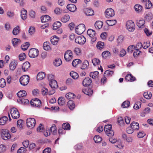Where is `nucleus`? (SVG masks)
I'll list each match as a JSON object with an SVG mask.
<instances>
[{"label":"nucleus","instance_id":"22","mask_svg":"<svg viewBox=\"0 0 153 153\" xmlns=\"http://www.w3.org/2000/svg\"><path fill=\"white\" fill-rule=\"evenodd\" d=\"M18 102L22 104H27L29 103V101L28 100L23 98H20L17 100Z\"/></svg>","mask_w":153,"mask_h":153},{"label":"nucleus","instance_id":"51","mask_svg":"<svg viewBox=\"0 0 153 153\" xmlns=\"http://www.w3.org/2000/svg\"><path fill=\"white\" fill-rule=\"evenodd\" d=\"M111 55L110 53L108 51H105L103 52L102 54V57L104 58H106L108 56H110Z\"/></svg>","mask_w":153,"mask_h":153},{"label":"nucleus","instance_id":"37","mask_svg":"<svg viewBox=\"0 0 153 153\" xmlns=\"http://www.w3.org/2000/svg\"><path fill=\"white\" fill-rule=\"evenodd\" d=\"M106 22L109 26H112L116 24L117 21L115 20H108Z\"/></svg>","mask_w":153,"mask_h":153},{"label":"nucleus","instance_id":"21","mask_svg":"<svg viewBox=\"0 0 153 153\" xmlns=\"http://www.w3.org/2000/svg\"><path fill=\"white\" fill-rule=\"evenodd\" d=\"M59 40V38L58 37L56 36H54L51 37V41L52 44L56 45L58 42Z\"/></svg>","mask_w":153,"mask_h":153},{"label":"nucleus","instance_id":"24","mask_svg":"<svg viewBox=\"0 0 153 153\" xmlns=\"http://www.w3.org/2000/svg\"><path fill=\"white\" fill-rule=\"evenodd\" d=\"M125 79L128 81L133 82L135 80V78L131 74H128L125 77Z\"/></svg>","mask_w":153,"mask_h":153},{"label":"nucleus","instance_id":"38","mask_svg":"<svg viewBox=\"0 0 153 153\" xmlns=\"http://www.w3.org/2000/svg\"><path fill=\"white\" fill-rule=\"evenodd\" d=\"M62 63L61 60L59 58H57L55 59L53 62L54 65L58 67L60 66Z\"/></svg>","mask_w":153,"mask_h":153},{"label":"nucleus","instance_id":"7","mask_svg":"<svg viewBox=\"0 0 153 153\" xmlns=\"http://www.w3.org/2000/svg\"><path fill=\"white\" fill-rule=\"evenodd\" d=\"M12 117L14 119H17L20 117V114L17 109L15 108H12L10 110Z\"/></svg>","mask_w":153,"mask_h":153},{"label":"nucleus","instance_id":"52","mask_svg":"<svg viewBox=\"0 0 153 153\" xmlns=\"http://www.w3.org/2000/svg\"><path fill=\"white\" fill-rule=\"evenodd\" d=\"M75 96V95L73 93H68L65 95V97L68 99H72Z\"/></svg>","mask_w":153,"mask_h":153},{"label":"nucleus","instance_id":"46","mask_svg":"<svg viewBox=\"0 0 153 153\" xmlns=\"http://www.w3.org/2000/svg\"><path fill=\"white\" fill-rule=\"evenodd\" d=\"M144 3L145 5V8L146 9H150L152 7V4L149 0L146 1L144 2Z\"/></svg>","mask_w":153,"mask_h":153},{"label":"nucleus","instance_id":"48","mask_svg":"<svg viewBox=\"0 0 153 153\" xmlns=\"http://www.w3.org/2000/svg\"><path fill=\"white\" fill-rule=\"evenodd\" d=\"M30 45V44L29 42H25L24 44L21 46V48L23 50H26L28 48Z\"/></svg>","mask_w":153,"mask_h":153},{"label":"nucleus","instance_id":"60","mask_svg":"<svg viewBox=\"0 0 153 153\" xmlns=\"http://www.w3.org/2000/svg\"><path fill=\"white\" fill-rule=\"evenodd\" d=\"M35 32V28L33 26H31L30 27L29 30L28 32L30 35H32Z\"/></svg>","mask_w":153,"mask_h":153},{"label":"nucleus","instance_id":"36","mask_svg":"<svg viewBox=\"0 0 153 153\" xmlns=\"http://www.w3.org/2000/svg\"><path fill=\"white\" fill-rule=\"evenodd\" d=\"M83 93L89 96H91L93 93V91L90 88H87L83 91Z\"/></svg>","mask_w":153,"mask_h":153},{"label":"nucleus","instance_id":"10","mask_svg":"<svg viewBox=\"0 0 153 153\" xmlns=\"http://www.w3.org/2000/svg\"><path fill=\"white\" fill-rule=\"evenodd\" d=\"M73 57V53L71 50H68L65 52L64 54V58L67 61H71Z\"/></svg>","mask_w":153,"mask_h":153},{"label":"nucleus","instance_id":"55","mask_svg":"<svg viewBox=\"0 0 153 153\" xmlns=\"http://www.w3.org/2000/svg\"><path fill=\"white\" fill-rule=\"evenodd\" d=\"M104 43L103 42H97V47L98 49L101 50L103 48Z\"/></svg>","mask_w":153,"mask_h":153},{"label":"nucleus","instance_id":"64","mask_svg":"<svg viewBox=\"0 0 153 153\" xmlns=\"http://www.w3.org/2000/svg\"><path fill=\"white\" fill-rule=\"evenodd\" d=\"M150 45V43L149 42H145L143 43V45H142V46L143 48L144 49H146L148 48Z\"/></svg>","mask_w":153,"mask_h":153},{"label":"nucleus","instance_id":"8","mask_svg":"<svg viewBox=\"0 0 153 153\" xmlns=\"http://www.w3.org/2000/svg\"><path fill=\"white\" fill-rule=\"evenodd\" d=\"M39 53V51L38 49L33 48L29 50L28 55L30 57L34 58L38 56Z\"/></svg>","mask_w":153,"mask_h":153},{"label":"nucleus","instance_id":"39","mask_svg":"<svg viewBox=\"0 0 153 153\" xmlns=\"http://www.w3.org/2000/svg\"><path fill=\"white\" fill-rule=\"evenodd\" d=\"M8 120L7 117L6 116H4L0 119V125H4L6 122Z\"/></svg>","mask_w":153,"mask_h":153},{"label":"nucleus","instance_id":"54","mask_svg":"<svg viewBox=\"0 0 153 153\" xmlns=\"http://www.w3.org/2000/svg\"><path fill=\"white\" fill-rule=\"evenodd\" d=\"M144 17L146 20L149 21L152 19V16L151 13H149L146 15Z\"/></svg>","mask_w":153,"mask_h":153},{"label":"nucleus","instance_id":"53","mask_svg":"<svg viewBox=\"0 0 153 153\" xmlns=\"http://www.w3.org/2000/svg\"><path fill=\"white\" fill-rule=\"evenodd\" d=\"M94 140L96 143L100 142L102 140V138L99 136H95L94 137Z\"/></svg>","mask_w":153,"mask_h":153},{"label":"nucleus","instance_id":"30","mask_svg":"<svg viewBox=\"0 0 153 153\" xmlns=\"http://www.w3.org/2000/svg\"><path fill=\"white\" fill-rule=\"evenodd\" d=\"M99 72L95 71L90 73V76L93 79H96L98 78Z\"/></svg>","mask_w":153,"mask_h":153},{"label":"nucleus","instance_id":"15","mask_svg":"<svg viewBox=\"0 0 153 153\" xmlns=\"http://www.w3.org/2000/svg\"><path fill=\"white\" fill-rule=\"evenodd\" d=\"M92 82V80L89 77L85 78L83 80L82 82L83 85L87 87Z\"/></svg>","mask_w":153,"mask_h":153},{"label":"nucleus","instance_id":"5","mask_svg":"<svg viewBox=\"0 0 153 153\" xmlns=\"http://www.w3.org/2000/svg\"><path fill=\"white\" fill-rule=\"evenodd\" d=\"M87 34L91 38H92L91 39L92 43L95 42L97 39V34L95 31L91 29H88L87 31Z\"/></svg>","mask_w":153,"mask_h":153},{"label":"nucleus","instance_id":"4","mask_svg":"<svg viewBox=\"0 0 153 153\" xmlns=\"http://www.w3.org/2000/svg\"><path fill=\"white\" fill-rule=\"evenodd\" d=\"M85 26L83 24H79L75 29L76 33L79 35H80L82 33L85 31Z\"/></svg>","mask_w":153,"mask_h":153},{"label":"nucleus","instance_id":"1","mask_svg":"<svg viewBox=\"0 0 153 153\" xmlns=\"http://www.w3.org/2000/svg\"><path fill=\"white\" fill-rule=\"evenodd\" d=\"M112 126L110 124L105 125L104 127V131L107 136L111 137L114 135V132L111 129Z\"/></svg>","mask_w":153,"mask_h":153},{"label":"nucleus","instance_id":"18","mask_svg":"<svg viewBox=\"0 0 153 153\" xmlns=\"http://www.w3.org/2000/svg\"><path fill=\"white\" fill-rule=\"evenodd\" d=\"M83 11L85 14L87 16H92L94 14V11L92 9L85 8L83 9Z\"/></svg>","mask_w":153,"mask_h":153},{"label":"nucleus","instance_id":"34","mask_svg":"<svg viewBox=\"0 0 153 153\" xmlns=\"http://www.w3.org/2000/svg\"><path fill=\"white\" fill-rule=\"evenodd\" d=\"M92 62L94 66H98L100 63V61L98 59L94 58L92 59Z\"/></svg>","mask_w":153,"mask_h":153},{"label":"nucleus","instance_id":"33","mask_svg":"<svg viewBox=\"0 0 153 153\" xmlns=\"http://www.w3.org/2000/svg\"><path fill=\"white\" fill-rule=\"evenodd\" d=\"M17 94L19 97H23L26 95L27 93L26 91L24 90H21L19 91Z\"/></svg>","mask_w":153,"mask_h":153},{"label":"nucleus","instance_id":"42","mask_svg":"<svg viewBox=\"0 0 153 153\" xmlns=\"http://www.w3.org/2000/svg\"><path fill=\"white\" fill-rule=\"evenodd\" d=\"M24 122L22 120H19L17 121V126L18 128H19L20 129H22L23 125Z\"/></svg>","mask_w":153,"mask_h":153},{"label":"nucleus","instance_id":"27","mask_svg":"<svg viewBox=\"0 0 153 153\" xmlns=\"http://www.w3.org/2000/svg\"><path fill=\"white\" fill-rule=\"evenodd\" d=\"M41 19L42 22L45 23L50 21L51 19V18L48 15H44L41 17Z\"/></svg>","mask_w":153,"mask_h":153},{"label":"nucleus","instance_id":"45","mask_svg":"<svg viewBox=\"0 0 153 153\" xmlns=\"http://www.w3.org/2000/svg\"><path fill=\"white\" fill-rule=\"evenodd\" d=\"M70 75L74 79H77L79 77L78 74L74 71L71 72L70 73Z\"/></svg>","mask_w":153,"mask_h":153},{"label":"nucleus","instance_id":"63","mask_svg":"<svg viewBox=\"0 0 153 153\" xmlns=\"http://www.w3.org/2000/svg\"><path fill=\"white\" fill-rule=\"evenodd\" d=\"M19 60L22 61L26 58L25 54L24 53H22L19 55Z\"/></svg>","mask_w":153,"mask_h":153},{"label":"nucleus","instance_id":"13","mask_svg":"<svg viewBox=\"0 0 153 153\" xmlns=\"http://www.w3.org/2000/svg\"><path fill=\"white\" fill-rule=\"evenodd\" d=\"M105 16L108 18L113 17L115 15L114 10L111 8L107 9L105 10Z\"/></svg>","mask_w":153,"mask_h":153},{"label":"nucleus","instance_id":"20","mask_svg":"<svg viewBox=\"0 0 153 153\" xmlns=\"http://www.w3.org/2000/svg\"><path fill=\"white\" fill-rule=\"evenodd\" d=\"M27 10L24 8H22L21 10V18L23 20H25L27 19Z\"/></svg>","mask_w":153,"mask_h":153},{"label":"nucleus","instance_id":"47","mask_svg":"<svg viewBox=\"0 0 153 153\" xmlns=\"http://www.w3.org/2000/svg\"><path fill=\"white\" fill-rule=\"evenodd\" d=\"M70 127V126L68 123H65L62 124V128L64 130H69Z\"/></svg>","mask_w":153,"mask_h":153},{"label":"nucleus","instance_id":"41","mask_svg":"<svg viewBox=\"0 0 153 153\" xmlns=\"http://www.w3.org/2000/svg\"><path fill=\"white\" fill-rule=\"evenodd\" d=\"M61 25V23L59 21L56 22L53 25V29L56 30Z\"/></svg>","mask_w":153,"mask_h":153},{"label":"nucleus","instance_id":"12","mask_svg":"<svg viewBox=\"0 0 153 153\" xmlns=\"http://www.w3.org/2000/svg\"><path fill=\"white\" fill-rule=\"evenodd\" d=\"M76 43L80 45L84 44L86 42L85 38L83 36H81L76 37L75 39Z\"/></svg>","mask_w":153,"mask_h":153},{"label":"nucleus","instance_id":"16","mask_svg":"<svg viewBox=\"0 0 153 153\" xmlns=\"http://www.w3.org/2000/svg\"><path fill=\"white\" fill-rule=\"evenodd\" d=\"M67 9L71 12H74L76 9V6L73 4H69L67 6Z\"/></svg>","mask_w":153,"mask_h":153},{"label":"nucleus","instance_id":"59","mask_svg":"<svg viewBox=\"0 0 153 153\" xmlns=\"http://www.w3.org/2000/svg\"><path fill=\"white\" fill-rule=\"evenodd\" d=\"M6 82L5 80L3 78H2L0 80V87L1 88L4 87L6 85Z\"/></svg>","mask_w":153,"mask_h":153},{"label":"nucleus","instance_id":"14","mask_svg":"<svg viewBox=\"0 0 153 153\" xmlns=\"http://www.w3.org/2000/svg\"><path fill=\"white\" fill-rule=\"evenodd\" d=\"M18 64L17 62L15 60H13L10 63V69L12 71H14L16 68Z\"/></svg>","mask_w":153,"mask_h":153},{"label":"nucleus","instance_id":"31","mask_svg":"<svg viewBox=\"0 0 153 153\" xmlns=\"http://www.w3.org/2000/svg\"><path fill=\"white\" fill-rule=\"evenodd\" d=\"M131 126L134 130H138L139 128V123L135 122H132L131 124Z\"/></svg>","mask_w":153,"mask_h":153},{"label":"nucleus","instance_id":"50","mask_svg":"<svg viewBox=\"0 0 153 153\" xmlns=\"http://www.w3.org/2000/svg\"><path fill=\"white\" fill-rule=\"evenodd\" d=\"M49 130L53 134H55L56 133V127L55 125L54 124L51 127Z\"/></svg>","mask_w":153,"mask_h":153},{"label":"nucleus","instance_id":"49","mask_svg":"<svg viewBox=\"0 0 153 153\" xmlns=\"http://www.w3.org/2000/svg\"><path fill=\"white\" fill-rule=\"evenodd\" d=\"M114 73V71L110 70H106L105 71L104 74V76H111Z\"/></svg>","mask_w":153,"mask_h":153},{"label":"nucleus","instance_id":"57","mask_svg":"<svg viewBox=\"0 0 153 153\" xmlns=\"http://www.w3.org/2000/svg\"><path fill=\"white\" fill-rule=\"evenodd\" d=\"M19 27L17 26L15 27L13 30V35H17L19 33Z\"/></svg>","mask_w":153,"mask_h":153},{"label":"nucleus","instance_id":"58","mask_svg":"<svg viewBox=\"0 0 153 153\" xmlns=\"http://www.w3.org/2000/svg\"><path fill=\"white\" fill-rule=\"evenodd\" d=\"M74 53L77 55H79L81 54V50L78 48H76L74 50Z\"/></svg>","mask_w":153,"mask_h":153},{"label":"nucleus","instance_id":"3","mask_svg":"<svg viewBox=\"0 0 153 153\" xmlns=\"http://www.w3.org/2000/svg\"><path fill=\"white\" fill-rule=\"evenodd\" d=\"M126 28L130 32H133L135 30V25L134 22L131 20L127 21L126 23Z\"/></svg>","mask_w":153,"mask_h":153},{"label":"nucleus","instance_id":"29","mask_svg":"<svg viewBox=\"0 0 153 153\" xmlns=\"http://www.w3.org/2000/svg\"><path fill=\"white\" fill-rule=\"evenodd\" d=\"M135 10L138 13H140L142 11L143 7L140 5L138 4H136L134 6Z\"/></svg>","mask_w":153,"mask_h":153},{"label":"nucleus","instance_id":"23","mask_svg":"<svg viewBox=\"0 0 153 153\" xmlns=\"http://www.w3.org/2000/svg\"><path fill=\"white\" fill-rule=\"evenodd\" d=\"M103 25V22L101 21H97L95 24V27L97 29L99 30L101 28Z\"/></svg>","mask_w":153,"mask_h":153},{"label":"nucleus","instance_id":"44","mask_svg":"<svg viewBox=\"0 0 153 153\" xmlns=\"http://www.w3.org/2000/svg\"><path fill=\"white\" fill-rule=\"evenodd\" d=\"M143 95L146 98L149 99L151 98L152 94L150 92H144L143 94Z\"/></svg>","mask_w":153,"mask_h":153},{"label":"nucleus","instance_id":"11","mask_svg":"<svg viewBox=\"0 0 153 153\" xmlns=\"http://www.w3.org/2000/svg\"><path fill=\"white\" fill-rule=\"evenodd\" d=\"M30 103L32 106L38 107H40L42 104L41 101L37 98L32 99Z\"/></svg>","mask_w":153,"mask_h":153},{"label":"nucleus","instance_id":"19","mask_svg":"<svg viewBox=\"0 0 153 153\" xmlns=\"http://www.w3.org/2000/svg\"><path fill=\"white\" fill-rule=\"evenodd\" d=\"M67 106L71 110H73L75 106L74 101L71 100L68 101L67 102Z\"/></svg>","mask_w":153,"mask_h":153},{"label":"nucleus","instance_id":"2","mask_svg":"<svg viewBox=\"0 0 153 153\" xmlns=\"http://www.w3.org/2000/svg\"><path fill=\"white\" fill-rule=\"evenodd\" d=\"M1 134V138L4 140H7L11 137V135L8 130L2 129Z\"/></svg>","mask_w":153,"mask_h":153},{"label":"nucleus","instance_id":"6","mask_svg":"<svg viewBox=\"0 0 153 153\" xmlns=\"http://www.w3.org/2000/svg\"><path fill=\"white\" fill-rule=\"evenodd\" d=\"M29 81V77L25 75L21 76L19 79V82L22 85L25 86L27 84Z\"/></svg>","mask_w":153,"mask_h":153},{"label":"nucleus","instance_id":"32","mask_svg":"<svg viewBox=\"0 0 153 153\" xmlns=\"http://www.w3.org/2000/svg\"><path fill=\"white\" fill-rule=\"evenodd\" d=\"M58 104L60 105H64L65 102V98L62 97H59L58 100Z\"/></svg>","mask_w":153,"mask_h":153},{"label":"nucleus","instance_id":"56","mask_svg":"<svg viewBox=\"0 0 153 153\" xmlns=\"http://www.w3.org/2000/svg\"><path fill=\"white\" fill-rule=\"evenodd\" d=\"M141 103L140 102H137L134 105V108L135 109H138L140 108Z\"/></svg>","mask_w":153,"mask_h":153},{"label":"nucleus","instance_id":"62","mask_svg":"<svg viewBox=\"0 0 153 153\" xmlns=\"http://www.w3.org/2000/svg\"><path fill=\"white\" fill-rule=\"evenodd\" d=\"M142 47V44L140 43H137L135 46H134L135 49L136 50H139Z\"/></svg>","mask_w":153,"mask_h":153},{"label":"nucleus","instance_id":"35","mask_svg":"<svg viewBox=\"0 0 153 153\" xmlns=\"http://www.w3.org/2000/svg\"><path fill=\"white\" fill-rule=\"evenodd\" d=\"M144 24L145 21L143 20H140L137 21V25L140 28H143Z\"/></svg>","mask_w":153,"mask_h":153},{"label":"nucleus","instance_id":"17","mask_svg":"<svg viewBox=\"0 0 153 153\" xmlns=\"http://www.w3.org/2000/svg\"><path fill=\"white\" fill-rule=\"evenodd\" d=\"M30 63L26 62L24 63L22 67V68L24 71H28L30 67Z\"/></svg>","mask_w":153,"mask_h":153},{"label":"nucleus","instance_id":"25","mask_svg":"<svg viewBox=\"0 0 153 153\" xmlns=\"http://www.w3.org/2000/svg\"><path fill=\"white\" fill-rule=\"evenodd\" d=\"M89 65L88 62L87 60H85L82 63L81 68L82 69H87L88 68Z\"/></svg>","mask_w":153,"mask_h":153},{"label":"nucleus","instance_id":"61","mask_svg":"<svg viewBox=\"0 0 153 153\" xmlns=\"http://www.w3.org/2000/svg\"><path fill=\"white\" fill-rule=\"evenodd\" d=\"M130 104L129 102L128 101H126L122 103V106L124 108L128 107Z\"/></svg>","mask_w":153,"mask_h":153},{"label":"nucleus","instance_id":"43","mask_svg":"<svg viewBox=\"0 0 153 153\" xmlns=\"http://www.w3.org/2000/svg\"><path fill=\"white\" fill-rule=\"evenodd\" d=\"M82 61L79 59L74 60L72 62V65L74 67H76L78 64L81 63Z\"/></svg>","mask_w":153,"mask_h":153},{"label":"nucleus","instance_id":"26","mask_svg":"<svg viewBox=\"0 0 153 153\" xmlns=\"http://www.w3.org/2000/svg\"><path fill=\"white\" fill-rule=\"evenodd\" d=\"M49 85L52 88H55L57 87V82L55 80L52 79V80L50 82Z\"/></svg>","mask_w":153,"mask_h":153},{"label":"nucleus","instance_id":"9","mask_svg":"<svg viewBox=\"0 0 153 153\" xmlns=\"http://www.w3.org/2000/svg\"><path fill=\"white\" fill-rule=\"evenodd\" d=\"M36 123V120L33 118H28L26 120L27 126L30 128H33L35 125Z\"/></svg>","mask_w":153,"mask_h":153},{"label":"nucleus","instance_id":"28","mask_svg":"<svg viewBox=\"0 0 153 153\" xmlns=\"http://www.w3.org/2000/svg\"><path fill=\"white\" fill-rule=\"evenodd\" d=\"M45 74L43 72H39L37 76V80H41L43 79L45 77Z\"/></svg>","mask_w":153,"mask_h":153},{"label":"nucleus","instance_id":"40","mask_svg":"<svg viewBox=\"0 0 153 153\" xmlns=\"http://www.w3.org/2000/svg\"><path fill=\"white\" fill-rule=\"evenodd\" d=\"M70 19L69 16L68 15H66L63 16L61 19V21L63 22H66L69 21Z\"/></svg>","mask_w":153,"mask_h":153}]
</instances>
